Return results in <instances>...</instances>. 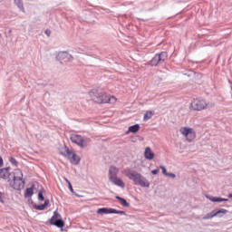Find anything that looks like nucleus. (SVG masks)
Masks as SVG:
<instances>
[{"mask_svg": "<svg viewBox=\"0 0 232 232\" xmlns=\"http://www.w3.org/2000/svg\"><path fill=\"white\" fill-rule=\"evenodd\" d=\"M89 95L94 102L97 104H106L110 102L113 104V102H117V99L113 96H110L104 92V90L101 88H95L90 91Z\"/></svg>", "mask_w": 232, "mask_h": 232, "instance_id": "nucleus-1", "label": "nucleus"}, {"mask_svg": "<svg viewBox=\"0 0 232 232\" xmlns=\"http://www.w3.org/2000/svg\"><path fill=\"white\" fill-rule=\"evenodd\" d=\"M123 174L127 179L132 180L135 186H140L141 188H150V181L142 176L140 173L131 169H126L123 170Z\"/></svg>", "mask_w": 232, "mask_h": 232, "instance_id": "nucleus-2", "label": "nucleus"}, {"mask_svg": "<svg viewBox=\"0 0 232 232\" xmlns=\"http://www.w3.org/2000/svg\"><path fill=\"white\" fill-rule=\"evenodd\" d=\"M8 182L13 188V189H16V191H21L24 188V181L23 180V171L21 169H16L14 171L13 179H8Z\"/></svg>", "mask_w": 232, "mask_h": 232, "instance_id": "nucleus-3", "label": "nucleus"}, {"mask_svg": "<svg viewBox=\"0 0 232 232\" xmlns=\"http://www.w3.org/2000/svg\"><path fill=\"white\" fill-rule=\"evenodd\" d=\"M189 108L194 111H202V110L208 108V102L205 100L196 98L191 102Z\"/></svg>", "mask_w": 232, "mask_h": 232, "instance_id": "nucleus-4", "label": "nucleus"}, {"mask_svg": "<svg viewBox=\"0 0 232 232\" xmlns=\"http://www.w3.org/2000/svg\"><path fill=\"white\" fill-rule=\"evenodd\" d=\"M70 139L73 144H76L80 148H86V146H88V142H90V139L85 140L79 134H72Z\"/></svg>", "mask_w": 232, "mask_h": 232, "instance_id": "nucleus-5", "label": "nucleus"}, {"mask_svg": "<svg viewBox=\"0 0 232 232\" xmlns=\"http://www.w3.org/2000/svg\"><path fill=\"white\" fill-rule=\"evenodd\" d=\"M168 59V53L162 52L157 53L150 61V66H159V64H162Z\"/></svg>", "mask_w": 232, "mask_h": 232, "instance_id": "nucleus-6", "label": "nucleus"}, {"mask_svg": "<svg viewBox=\"0 0 232 232\" xmlns=\"http://www.w3.org/2000/svg\"><path fill=\"white\" fill-rule=\"evenodd\" d=\"M181 135H183L184 137H186V140L188 141V142H193V140H195V137L196 134H195V130H193L192 128H188V127H182L180 130H179Z\"/></svg>", "mask_w": 232, "mask_h": 232, "instance_id": "nucleus-7", "label": "nucleus"}, {"mask_svg": "<svg viewBox=\"0 0 232 232\" xmlns=\"http://www.w3.org/2000/svg\"><path fill=\"white\" fill-rule=\"evenodd\" d=\"M50 226L57 227V228L63 227V221L62 220V216L59 215L57 211H54L53 218H50Z\"/></svg>", "mask_w": 232, "mask_h": 232, "instance_id": "nucleus-8", "label": "nucleus"}, {"mask_svg": "<svg viewBox=\"0 0 232 232\" xmlns=\"http://www.w3.org/2000/svg\"><path fill=\"white\" fill-rule=\"evenodd\" d=\"M65 153L71 162V164H74V166H77L81 162V158L77 156V154L73 153L70 149L65 147Z\"/></svg>", "mask_w": 232, "mask_h": 232, "instance_id": "nucleus-9", "label": "nucleus"}, {"mask_svg": "<svg viewBox=\"0 0 232 232\" xmlns=\"http://www.w3.org/2000/svg\"><path fill=\"white\" fill-rule=\"evenodd\" d=\"M57 61L60 63H72L73 61V56L68 52H60L56 56Z\"/></svg>", "mask_w": 232, "mask_h": 232, "instance_id": "nucleus-10", "label": "nucleus"}, {"mask_svg": "<svg viewBox=\"0 0 232 232\" xmlns=\"http://www.w3.org/2000/svg\"><path fill=\"white\" fill-rule=\"evenodd\" d=\"M97 214L98 215L117 214V215L125 216V211H119L113 208H103L97 209Z\"/></svg>", "mask_w": 232, "mask_h": 232, "instance_id": "nucleus-11", "label": "nucleus"}, {"mask_svg": "<svg viewBox=\"0 0 232 232\" xmlns=\"http://www.w3.org/2000/svg\"><path fill=\"white\" fill-rule=\"evenodd\" d=\"M10 167L0 169V179L4 180H8L10 179Z\"/></svg>", "mask_w": 232, "mask_h": 232, "instance_id": "nucleus-12", "label": "nucleus"}, {"mask_svg": "<svg viewBox=\"0 0 232 232\" xmlns=\"http://www.w3.org/2000/svg\"><path fill=\"white\" fill-rule=\"evenodd\" d=\"M224 214H227V210L219 209L218 211L208 214L206 217L203 218V219H211L212 218L218 217L219 215H224Z\"/></svg>", "mask_w": 232, "mask_h": 232, "instance_id": "nucleus-13", "label": "nucleus"}, {"mask_svg": "<svg viewBox=\"0 0 232 232\" xmlns=\"http://www.w3.org/2000/svg\"><path fill=\"white\" fill-rule=\"evenodd\" d=\"M144 157L147 160H153L155 159V153L151 150V148L147 147L145 149Z\"/></svg>", "mask_w": 232, "mask_h": 232, "instance_id": "nucleus-14", "label": "nucleus"}, {"mask_svg": "<svg viewBox=\"0 0 232 232\" xmlns=\"http://www.w3.org/2000/svg\"><path fill=\"white\" fill-rule=\"evenodd\" d=\"M119 174V168L115 166H111L109 169V180L111 179L117 178V175Z\"/></svg>", "mask_w": 232, "mask_h": 232, "instance_id": "nucleus-15", "label": "nucleus"}, {"mask_svg": "<svg viewBox=\"0 0 232 232\" xmlns=\"http://www.w3.org/2000/svg\"><path fill=\"white\" fill-rule=\"evenodd\" d=\"M112 184H114V186H119V188H125L126 184H124V181H122L120 178L116 177V178H112L111 179H110Z\"/></svg>", "mask_w": 232, "mask_h": 232, "instance_id": "nucleus-16", "label": "nucleus"}, {"mask_svg": "<svg viewBox=\"0 0 232 232\" xmlns=\"http://www.w3.org/2000/svg\"><path fill=\"white\" fill-rule=\"evenodd\" d=\"M207 198H208V200H210V202H227V198H218V197H214V196H206Z\"/></svg>", "mask_w": 232, "mask_h": 232, "instance_id": "nucleus-17", "label": "nucleus"}, {"mask_svg": "<svg viewBox=\"0 0 232 232\" xmlns=\"http://www.w3.org/2000/svg\"><path fill=\"white\" fill-rule=\"evenodd\" d=\"M139 130H140V125L135 124V125L129 127L128 133H137V131H139Z\"/></svg>", "mask_w": 232, "mask_h": 232, "instance_id": "nucleus-18", "label": "nucleus"}, {"mask_svg": "<svg viewBox=\"0 0 232 232\" xmlns=\"http://www.w3.org/2000/svg\"><path fill=\"white\" fill-rule=\"evenodd\" d=\"M14 4L24 14V5L23 4V0H14Z\"/></svg>", "mask_w": 232, "mask_h": 232, "instance_id": "nucleus-19", "label": "nucleus"}, {"mask_svg": "<svg viewBox=\"0 0 232 232\" xmlns=\"http://www.w3.org/2000/svg\"><path fill=\"white\" fill-rule=\"evenodd\" d=\"M34 189H35V185H33L31 188H26L25 197H32V195H34Z\"/></svg>", "mask_w": 232, "mask_h": 232, "instance_id": "nucleus-20", "label": "nucleus"}, {"mask_svg": "<svg viewBox=\"0 0 232 232\" xmlns=\"http://www.w3.org/2000/svg\"><path fill=\"white\" fill-rule=\"evenodd\" d=\"M151 117H153V112H151L150 111H148L145 112L143 119H144V121H150V119H151Z\"/></svg>", "mask_w": 232, "mask_h": 232, "instance_id": "nucleus-21", "label": "nucleus"}, {"mask_svg": "<svg viewBox=\"0 0 232 232\" xmlns=\"http://www.w3.org/2000/svg\"><path fill=\"white\" fill-rule=\"evenodd\" d=\"M45 208H47V204L34 206V208L38 210V211L45 210Z\"/></svg>", "mask_w": 232, "mask_h": 232, "instance_id": "nucleus-22", "label": "nucleus"}, {"mask_svg": "<svg viewBox=\"0 0 232 232\" xmlns=\"http://www.w3.org/2000/svg\"><path fill=\"white\" fill-rule=\"evenodd\" d=\"M9 161L11 162V164H12L13 166H15V167H17L18 164H19V162H17V160H15V158H13V157H11V158L9 159Z\"/></svg>", "mask_w": 232, "mask_h": 232, "instance_id": "nucleus-23", "label": "nucleus"}, {"mask_svg": "<svg viewBox=\"0 0 232 232\" xmlns=\"http://www.w3.org/2000/svg\"><path fill=\"white\" fill-rule=\"evenodd\" d=\"M38 200H40V202H43V200H44V196L43 195V191H39L38 193Z\"/></svg>", "mask_w": 232, "mask_h": 232, "instance_id": "nucleus-24", "label": "nucleus"}, {"mask_svg": "<svg viewBox=\"0 0 232 232\" xmlns=\"http://www.w3.org/2000/svg\"><path fill=\"white\" fill-rule=\"evenodd\" d=\"M116 198H117L118 200H120L121 204H128V202L126 201V199H124V198H121V197H119V196H117Z\"/></svg>", "mask_w": 232, "mask_h": 232, "instance_id": "nucleus-25", "label": "nucleus"}, {"mask_svg": "<svg viewBox=\"0 0 232 232\" xmlns=\"http://www.w3.org/2000/svg\"><path fill=\"white\" fill-rule=\"evenodd\" d=\"M161 169H162L163 175H165V176L167 177L168 171H167V169H166V167H161Z\"/></svg>", "mask_w": 232, "mask_h": 232, "instance_id": "nucleus-26", "label": "nucleus"}, {"mask_svg": "<svg viewBox=\"0 0 232 232\" xmlns=\"http://www.w3.org/2000/svg\"><path fill=\"white\" fill-rule=\"evenodd\" d=\"M44 34L47 35V37H50V35H52V31L47 29L44 31Z\"/></svg>", "mask_w": 232, "mask_h": 232, "instance_id": "nucleus-27", "label": "nucleus"}, {"mask_svg": "<svg viewBox=\"0 0 232 232\" xmlns=\"http://www.w3.org/2000/svg\"><path fill=\"white\" fill-rule=\"evenodd\" d=\"M167 177H170V179H175L177 176L175 175V173H168Z\"/></svg>", "mask_w": 232, "mask_h": 232, "instance_id": "nucleus-28", "label": "nucleus"}, {"mask_svg": "<svg viewBox=\"0 0 232 232\" xmlns=\"http://www.w3.org/2000/svg\"><path fill=\"white\" fill-rule=\"evenodd\" d=\"M159 171H160L159 169H154L151 171L152 175H159Z\"/></svg>", "mask_w": 232, "mask_h": 232, "instance_id": "nucleus-29", "label": "nucleus"}, {"mask_svg": "<svg viewBox=\"0 0 232 232\" xmlns=\"http://www.w3.org/2000/svg\"><path fill=\"white\" fill-rule=\"evenodd\" d=\"M5 166V163L3 161V158L0 156V168H3Z\"/></svg>", "mask_w": 232, "mask_h": 232, "instance_id": "nucleus-30", "label": "nucleus"}, {"mask_svg": "<svg viewBox=\"0 0 232 232\" xmlns=\"http://www.w3.org/2000/svg\"><path fill=\"white\" fill-rule=\"evenodd\" d=\"M68 188L72 193H73V187L72 186V183H69Z\"/></svg>", "mask_w": 232, "mask_h": 232, "instance_id": "nucleus-31", "label": "nucleus"}, {"mask_svg": "<svg viewBox=\"0 0 232 232\" xmlns=\"http://www.w3.org/2000/svg\"><path fill=\"white\" fill-rule=\"evenodd\" d=\"M64 180H65V182L68 184V186H69L70 184H72V183L70 182V180H68V179L64 178Z\"/></svg>", "mask_w": 232, "mask_h": 232, "instance_id": "nucleus-32", "label": "nucleus"}, {"mask_svg": "<svg viewBox=\"0 0 232 232\" xmlns=\"http://www.w3.org/2000/svg\"><path fill=\"white\" fill-rule=\"evenodd\" d=\"M0 202H3V194L0 192Z\"/></svg>", "mask_w": 232, "mask_h": 232, "instance_id": "nucleus-33", "label": "nucleus"}, {"mask_svg": "<svg viewBox=\"0 0 232 232\" xmlns=\"http://www.w3.org/2000/svg\"><path fill=\"white\" fill-rule=\"evenodd\" d=\"M44 204H50V199H45Z\"/></svg>", "mask_w": 232, "mask_h": 232, "instance_id": "nucleus-34", "label": "nucleus"}, {"mask_svg": "<svg viewBox=\"0 0 232 232\" xmlns=\"http://www.w3.org/2000/svg\"><path fill=\"white\" fill-rule=\"evenodd\" d=\"M228 198H232V193L228 195Z\"/></svg>", "mask_w": 232, "mask_h": 232, "instance_id": "nucleus-35", "label": "nucleus"}, {"mask_svg": "<svg viewBox=\"0 0 232 232\" xmlns=\"http://www.w3.org/2000/svg\"><path fill=\"white\" fill-rule=\"evenodd\" d=\"M123 206L128 207L129 205L128 204H123Z\"/></svg>", "mask_w": 232, "mask_h": 232, "instance_id": "nucleus-36", "label": "nucleus"}]
</instances>
